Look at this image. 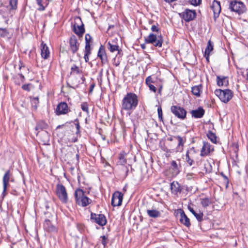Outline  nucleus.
Returning a JSON list of instances; mask_svg holds the SVG:
<instances>
[{"mask_svg": "<svg viewBox=\"0 0 248 248\" xmlns=\"http://www.w3.org/2000/svg\"><path fill=\"white\" fill-rule=\"evenodd\" d=\"M3 182V194L4 195L7 187L9 186V182Z\"/></svg>", "mask_w": 248, "mask_h": 248, "instance_id": "nucleus-50", "label": "nucleus"}, {"mask_svg": "<svg viewBox=\"0 0 248 248\" xmlns=\"http://www.w3.org/2000/svg\"><path fill=\"white\" fill-rule=\"evenodd\" d=\"M82 70L76 65H73L71 68V75L80 74Z\"/></svg>", "mask_w": 248, "mask_h": 248, "instance_id": "nucleus-34", "label": "nucleus"}, {"mask_svg": "<svg viewBox=\"0 0 248 248\" xmlns=\"http://www.w3.org/2000/svg\"><path fill=\"white\" fill-rule=\"evenodd\" d=\"M56 193L60 200L64 203H66L68 202V195L65 186L58 184L56 185Z\"/></svg>", "mask_w": 248, "mask_h": 248, "instance_id": "nucleus-5", "label": "nucleus"}, {"mask_svg": "<svg viewBox=\"0 0 248 248\" xmlns=\"http://www.w3.org/2000/svg\"><path fill=\"white\" fill-rule=\"evenodd\" d=\"M39 102V99L38 97H34L31 99V104L32 107L35 109H37Z\"/></svg>", "mask_w": 248, "mask_h": 248, "instance_id": "nucleus-39", "label": "nucleus"}, {"mask_svg": "<svg viewBox=\"0 0 248 248\" xmlns=\"http://www.w3.org/2000/svg\"><path fill=\"white\" fill-rule=\"evenodd\" d=\"M184 213H185L183 209H178L174 210V215L177 218L179 219L180 217H181Z\"/></svg>", "mask_w": 248, "mask_h": 248, "instance_id": "nucleus-40", "label": "nucleus"}, {"mask_svg": "<svg viewBox=\"0 0 248 248\" xmlns=\"http://www.w3.org/2000/svg\"><path fill=\"white\" fill-rule=\"evenodd\" d=\"M161 90H162V87L160 86L158 89V93H160Z\"/></svg>", "mask_w": 248, "mask_h": 248, "instance_id": "nucleus-63", "label": "nucleus"}, {"mask_svg": "<svg viewBox=\"0 0 248 248\" xmlns=\"http://www.w3.org/2000/svg\"><path fill=\"white\" fill-rule=\"evenodd\" d=\"M181 167L180 160H178V162L175 161H171V177L176 176L179 174Z\"/></svg>", "mask_w": 248, "mask_h": 248, "instance_id": "nucleus-16", "label": "nucleus"}, {"mask_svg": "<svg viewBox=\"0 0 248 248\" xmlns=\"http://www.w3.org/2000/svg\"><path fill=\"white\" fill-rule=\"evenodd\" d=\"M196 153L194 147H192L188 149L186 155V161L189 164V166H192L194 163V161L190 157V155L195 154Z\"/></svg>", "mask_w": 248, "mask_h": 248, "instance_id": "nucleus-20", "label": "nucleus"}, {"mask_svg": "<svg viewBox=\"0 0 248 248\" xmlns=\"http://www.w3.org/2000/svg\"><path fill=\"white\" fill-rule=\"evenodd\" d=\"M31 86V84L30 83L24 84L22 86V88L23 90H24L25 91L29 92L31 90L30 87Z\"/></svg>", "mask_w": 248, "mask_h": 248, "instance_id": "nucleus-48", "label": "nucleus"}, {"mask_svg": "<svg viewBox=\"0 0 248 248\" xmlns=\"http://www.w3.org/2000/svg\"><path fill=\"white\" fill-rule=\"evenodd\" d=\"M155 82V79L152 76H148L145 79V83L146 84H150Z\"/></svg>", "mask_w": 248, "mask_h": 248, "instance_id": "nucleus-44", "label": "nucleus"}, {"mask_svg": "<svg viewBox=\"0 0 248 248\" xmlns=\"http://www.w3.org/2000/svg\"><path fill=\"white\" fill-rule=\"evenodd\" d=\"M229 9L231 11L240 15L245 12L246 7L245 4L241 1L236 0H232L230 1Z\"/></svg>", "mask_w": 248, "mask_h": 248, "instance_id": "nucleus-4", "label": "nucleus"}, {"mask_svg": "<svg viewBox=\"0 0 248 248\" xmlns=\"http://www.w3.org/2000/svg\"><path fill=\"white\" fill-rule=\"evenodd\" d=\"M123 170L124 171H125V176H126L128 175V172L129 171L128 168L126 166L124 167Z\"/></svg>", "mask_w": 248, "mask_h": 248, "instance_id": "nucleus-55", "label": "nucleus"}, {"mask_svg": "<svg viewBox=\"0 0 248 248\" xmlns=\"http://www.w3.org/2000/svg\"><path fill=\"white\" fill-rule=\"evenodd\" d=\"M214 93L220 100L224 103H227L233 95V92L230 89H216Z\"/></svg>", "mask_w": 248, "mask_h": 248, "instance_id": "nucleus-3", "label": "nucleus"}, {"mask_svg": "<svg viewBox=\"0 0 248 248\" xmlns=\"http://www.w3.org/2000/svg\"><path fill=\"white\" fill-rule=\"evenodd\" d=\"M17 0H10V4L12 9H15L16 8V4Z\"/></svg>", "mask_w": 248, "mask_h": 248, "instance_id": "nucleus-46", "label": "nucleus"}, {"mask_svg": "<svg viewBox=\"0 0 248 248\" xmlns=\"http://www.w3.org/2000/svg\"><path fill=\"white\" fill-rule=\"evenodd\" d=\"M108 50L111 52H113L115 51H118V48L119 46L117 45H113L110 43V42H108Z\"/></svg>", "mask_w": 248, "mask_h": 248, "instance_id": "nucleus-36", "label": "nucleus"}, {"mask_svg": "<svg viewBox=\"0 0 248 248\" xmlns=\"http://www.w3.org/2000/svg\"><path fill=\"white\" fill-rule=\"evenodd\" d=\"M11 175L10 171L9 170H7L3 177L2 182H9L11 179Z\"/></svg>", "mask_w": 248, "mask_h": 248, "instance_id": "nucleus-38", "label": "nucleus"}, {"mask_svg": "<svg viewBox=\"0 0 248 248\" xmlns=\"http://www.w3.org/2000/svg\"><path fill=\"white\" fill-rule=\"evenodd\" d=\"M70 50L73 54H75L78 49L79 44L75 35H72L69 40Z\"/></svg>", "mask_w": 248, "mask_h": 248, "instance_id": "nucleus-13", "label": "nucleus"}, {"mask_svg": "<svg viewBox=\"0 0 248 248\" xmlns=\"http://www.w3.org/2000/svg\"><path fill=\"white\" fill-rule=\"evenodd\" d=\"M37 4L39 7L38 10L40 11H44L45 8L48 5L49 1L48 0H46L45 1L43 2V0H36Z\"/></svg>", "mask_w": 248, "mask_h": 248, "instance_id": "nucleus-28", "label": "nucleus"}, {"mask_svg": "<svg viewBox=\"0 0 248 248\" xmlns=\"http://www.w3.org/2000/svg\"><path fill=\"white\" fill-rule=\"evenodd\" d=\"M151 30L153 32H157L158 31V28L155 25H153L151 28Z\"/></svg>", "mask_w": 248, "mask_h": 248, "instance_id": "nucleus-53", "label": "nucleus"}, {"mask_svg": "<svg viewBox=\"0 0 248 248\" xmlns=\"http://www.w3.org/2000/svg\"><path fill=\"white\" fill-rule=\"evenodd\" d=\"M44 228L47 232H54L56 230V228L53 226L50 221L48 219L45 220L44 223Z\"/></svg>", "mask_w": 248, "mask_h": 248, "instance_id": "nucleus-22", "label": "nucleus"}, {"mask_svg": "<svg viewBox=\"0 0 248 248\" xmlns=\"http://www.w3.org/2000/svg\"><path fill=\"white\" fill-rule=\"evenodd\" d=\"M47 126L46 124L43 122L38 123L35 126L36 131H39L43 129H46Z\"/></svg>", "mask_w": 248, "mask_h": 248, "instance_id": "nucleus-35", "label": "nucleus"}, {"mask_svg": "<svg viewBox=\"0 0 248 248\" xmlns=\"http://www.w3.org/2000/svg\"><path fill=\"white\" fill-rule=\"evenodd\" d=\"M217 83L218 86H227L229 85V80L227 77L219 76L217 77Z\"/></svg>", "mask_w": 248, "mask_h": 248, "instance_id": "nucleus-19", "label": "nucleus"}, {"mask_svg": "<svg viewBox=\"0 0 248 248\" xmlns=\"http://www.w3.org/2000/svg\"><path fill=\"white\" fill-rule=\"evenodd\" d=\"M74 32L78 35L79 36H82L85 32V29L84 28L83 24L81 25H78L76 26V25L74 26Z\"/></svg>", "mask_w": 248, "mask_h": 248, "instance_id": "nucleus-24", "label": "nucleus"}, {"mask_svg": "<svg viewBox=\"0 0 248 248\" xmlns=\"http://www.w3.org/2000/svg\"><path fill=\"white\" fill-rule=\"evenodd\" d=\"M194 217H196V215L198 214L197 212H195V211L193 213H192Z\"/></svg>", "mask_w": 248, "mask_h": 248, "instance_id": "nucleus-62", "label": "nucleus"}, {"mask_svg": "<svg viewBox=\"0 0 248 248\" xmlns=\"http://www.w3.org/2000/svg\"><path fill=\"white\" fill-rule=\"evenodd\" d=\"M81 108L82 110L86 112V113H89V107L88 104L87 102H83L81 104Z\"/></svg>", "mask_w": 248, "mask_h": 248, "instance_id": "nucleus-42", "label": "nucleus"}, {"mask_svg": "<svg viewBox=\"0 0 248 248\" xmlns=\"http://www.w3.org/2000/svg\"><path fill=\"white\" fill-rule=\"evenodd\" d=\"M214 151V147L209 143L203 141L202 147L201 150L200 155L202 157L209 156Z\"/></svg>", "mask_w": 248, "mask_h": 248, "instance_id": "nucleus-9", "label": "nucleus"}, {"mask_svg": "<svg viewBox=\"0 0 248 248\" xmlns=\"http://www.w3.org/2000/svg\"><path fill=\"white\" fill-rule=\"evenodd\" d=\"M141 46L142 48H143V49L145 48V45H144V44L141 45Z\"/></svg>", "mask_w": 248, "mask_h": 248, "instance_id": "nucleus-64", "label": "nucleus"}, {"mask_svg": "<svg viewBox=\"0 0 248 248\" xmlns=\"http://www.w3.org/2000/svg\"><path fill=\"white\" fill-rule=\"evenodd\" d=\"M85 49H91L90 43L93 41V38L89 34H86L85 37Z\"/></svg>", "mask_w": 248, "mask_h": 248, "instance_id": "nucleus-30", "label": "nucleus"}, {"mask_svg": "<svg viewBox=\"0 0 248 248\" xmlns=\"http://www.w3.org/2000/svg\"><path fill=\"white\" fill-rule=\"evenodd\" d=\"M120 159L121 161V163L124 164L126 162V159L124 158V156H121L120 157Z\"/></svg>", "mask_w": 248, "mask_h": 248, "instance_id": "nucleus-56", "label": "nucleus"}, {"mask_svg": "<svg viewBox=\"0 0 248 248\" xmlns=\"http://www.w3.org/2000/svg\"><path fill=\"white\" fill-rule=\"evenodd\" d=\"M114 25H109V26H108V31H109L111 28H114Z\"/></svg>", "mask_w": 248, "mask_h": 248, "instance_id": "nucleus-59", "label": "nucleus"}, {"mask_svg": "<svg viewBox=\"0 0 248 248\" xmlns=\"http://www.w3.org/2000/svg\"><path fill=\"white\" fill-rule=\"evenodd\" d=\"M211 8L214 12L215 18L218 17L221 10L220 2L214 0L212 2Z\"/></svg>", "mask_w": 248, "mask_h": 248, "instance_id": "nucleus-15", "label": "nucleus"}, {"mask_svg": "<svg viewBox=\"0 0 248 248\" xmlns=\"http://www.w3.org/2000/svg\"><path fill=\"white\" fill-rule=\"evenodd\" d=\"M9 34V32L6 28H0V36L1 37H6Z\"/></svg>", "mask_w": 248, "mask_h": 248, "instance_id": "nucleus-37", "label": "nucleus"}, {"mask_svg": "<svg viewBox=\"0 0 248 248\" xmlns=\"http://www.w3.org/2000/svg\"><path fill=\"white\" fill-rule=\"evenodd\" d=\"M205 111L202 107H199L197 109L193 110L191 111L192 117L196 118H201L204 114Z\"/></svg>", "mask_w": 248, "mask_h": 248, "instance_id": "nucleus-21", "label": "nucleus"}, {"mask_svg": "<svg viewBox=\"0 0 248 248\" xmlns=\"http://www.w3.org/2000/svg\"><path fill=\"white\" fill-rule=\"evenodd\" d=\"M203 214L202 212H201L200 211H199V213H198L196 217H196V218L197 219V220L199 221V222H201L203 220Z\"/></svg>", "mask_w": 248, "mask_h": 248, "instance_id": "nucleus-45", "label": "nucleus"}, {"mask_svg": "<svg viewBox=\"0 0 248 248\" xmlns=\"http://www.w3.org/2000/svg\"><path fill=\"white\" fill-rule=\"evenodd\" d=\"M91 54V49H85L84 58L86 62L89 61V56Z\"/></svg>", "mask_w": 248, "mask_h": 248, "instance_id": "nucleus-41", "label": "nucleus"}, {"mask_svg": "<svg viewBox=\"0 0 248 248\" xmlns=\"http://www.w3.org/2000/svg\"><path fill=\"white\" fill-rule=\"evenodd\" d=\"M194 217H196V215L198 214L197 212H195V211L193 213H192Z\"/></svg>", "mask_w": 248, "mask_h": 248, "instance_id": "nucleus-61", "label": "nucleus"}, {"mask_svg": "<svg viewBox=\"0 0 248 248\" xmlns=\"http://www.w3.org/2000/svg\"><path fill=\"white\" fill-rule=\"evenodd\" d=\"M90 219L93 222L96 223L101 226H103L107 223L106 217L103 214L91 213Z\"/></svg>", "mask_w": 248, "mask_h": 248, "instance_id": "nucleus-6", "label": "nucleus"}, {"mask_svg": "<svg viewBox=\"0 0 248 248\" xmlns=\"http://www.w3.org/2000/svg\"><path fill=\"white\" fill-rule=\"evenodd\" d=\"M138 96L134 93H127L122 101V109L126 111H133L138 104Z\"/></svg>", "mask_w": 248, "mask_h": 248, "instance_id": "nucleus-1", "label": "nucleus"}, {"mask_svg": "<svg viewBox=\"0 0 248 248\" xmlns=\"http://www.w3.org/2000/svg\"><path fill=\"white\" fill-rule=\"evenodd\" d=\"M213 44L211 42V41H209L207 43V46L205 48L204 52V56L206 58V59L207 61H209V58L210 55V53L211 51L213 50Z\"/></svg>", "mask_w": 248, "mask_h": 248, "instance_id": "nucleus-25", "label": "nucleus"}, {"mask_svg": "<svg viewBox=\"0 0 248 248\" xmlns=\"http://www.w3.org/2000/svg\"><path fill=\"white\" fill-rule=\"evenodd\" d=\"M171 141L173 144L177 145L176 151L181 152L183 149L184 141L183 139L180 136H174L173 139L171 138Z\"/></svg>", "mask_w": 248, "mask_h": 248, "instance_id": "nucleus-14", "label": "nucleus"}, {"mask_svg": "<svg viewBox=\"0 0 248 248\" xmlns=\"http://www.w3.org/2000/svg\"><path fill=\"white\" fill-rule=\"evenodd\" d=\"M157 111H158V114L159 118H162V111L161 108H157Z\"/></svg>", "mask_w": 248, "mask_h": 248, "instance_id": "nucleus-54", "label": "nucleus"}, {"mask_svg": "<svg viewBox=\"0 0 248 248\" xmlns=\"http://www.w3.org/2000/svg\"><path fill=\"white\" fill-rule=\"evenodd\" d=\"M181 186L177 182L173 181L171 183V193L177 194L181 193Z\"/></svg>", "mask_w": 248, "mask_h": 248, "instance_id": "nucleus-23", "label": "nucleus"}, {"mask_svg": "<svg viewBox=\"0 0 248 248\" xmlns=\"http://www.w3.org/2000/svg\"><path fill=\"white\" fill-rule=\"evenodd\" d=\"M171 112L177 118L184 120L186 118V111L182 107L177 106H171Z\"/></svg>", "mask_w": 248, "mask_h": 248, "instance_id": "nucleus-8", "label": "nucleus"}, {"mask_svg": "<svg viewBox=\"0 0 248 248\" xmlns=\"http://www.w3.org/2000/svg\"><path fill=\"white\" fill-rule=\"evenodd\" d=\"M98 57L101 60L102 64H105L108 62V58L105 50L102 46L99 48L98 52Z\"/></svg>", "mask_w": 248, "mask_h": 248, "instance_id": "nucleus-18", "label": "nucleus"}, {"mask_svg": "<svg viewBox=\"0 0 248 248\" xmlns=\"http://www.w3.org/2000/svg\"><path fill=\"white\" fill-rule=\"evenodd\" d=\"M41 56L44 59H47L50 56L48 47L43 42L41 44Z\"/></svg>", "mask_w": 248, "mask_h": 248, "instance_id": "nucleus-17", "label": "nucleus"}, {"mask_svg": "<svg viewBox=\"0 0 248 248\" xmlns=\"http://www.w3.org/2000/svg\"><path fill=\"white\" fill-rule=\"evenodd\" d=\"M81 80H82V82H84L85 80V78L84 76H82L81 78Z\"/></svg>", "mask_w": 248, "mask_h": 248, "instance_id": "nucleus-60", "label": "nucleus"}, {"mask_svg": "<svg viewBox=\"0 0 248 248\" xmlns=\"http://www.w3.org/2000/svg\"><path fill=\"white\" fill-rule=\"evenodd\" d=\"M207 136L208 138L214 143H217V136L216 134L212 132L211 131H209L207 134Z\"/></svg>", "mask_w": 248, "mask_h": 248, "instance_id": "nucleus-33", "label": "nucleus"}, {"mask_svg": "<svg viewBox=\"0 0 248 248\" xmlns=\"http://www.w3.org/2000/svg\"><path fill=\"white\" fill-rule=\"evenodd\" d=\"M180 15L185 21L189 22L195 18L196 13L195 10L186 9Z\"/></svg>", "mask_w": 248, "mask_h": 248, "instance_id": "nucleus-10", "label": "nucleus"}, {"mask_svg": "<svg viewBox=\"0 0 248 248\" xmlns=\"http://www.w3.org/2000/svg\"><path fill=\"white\" fill-rule=\"evenodd\" d=\"M94 85H92L90 86V92H92L94 88Z\"/></svg>", "mask_w": 248, "mask_h": 248, "instance_id": "nucleus-58", "label": "nucleus"}, {"mask_svg": "<svg viewBox=\"0 0 248 248\" xmlns=\"http://www.w3.org/2000/svg\"><path fill=\"white\" fill-rule=\"evenodd\" d=\"M147 85L149 87L151 91L154 92V93L156 92V89L154 85H152V84H147Z\"/></svg>", "mask_w": 248, "mask_h": 248, "instance_id": "nucleus-52", "label": "nucleus"}, {"mask_svg": "<svg viewBox=\"0 0 248 248\" xmlns=\"http://www.w3.org/2000/svg\"><path fill=\"white\" fill-rule=\"evenodd\" d=\"M147 213L150 217L153 218L158 217L160 215L159 211L155 209L147 210Z\"/></svg>", "mask_w": 248, "mask_h": 248, "instance_id": "nucleus-29", "label": "nucleus"}, {"mask_svg": "<svg viewBox=\"0 0 248 248\" xmlns=\"http://www.w3.org/2000/svg\"><path fill=\"white\" fill-rule=\"evenodd\" d=\"M123 199V194L119 191L114 192L111 198V205L115 206H120Z\"/></svg>", "mask_w": 248, "mask_h": 248, "instance_id": "nucleus-11", "label": "nucleus"}, {"mask_svg": "<svg viewBox=\"0 0 248 248\" xmlns=\"http://www.w3.org/2000/svg\"><path fill=\"white\" fill-rule=\"evenodd\" d=\"M190 4L193 6H198L201 3L202 0H189Z\"/></svg>", "mask_w": 248, "mask_h": 248, "instance_id": "nucleus-47", "label": "nucleus"}, {"mask_svg": "<svg viewBox=\"0 0 248 248\" xmlns=\"http://www.w3.org/2000/svg\"><path fill=\"white\" fill-rule=\"evenodd\" d=\"M212 202L208 198H202L201 199V204L202 206L205 208L211 204Z\"/></svg>", "mask_w": 248, "mask_h": 248, "instance_id": "nucleus-32", "label": "nucleus"}, {"mask_svg": "<svg viewBox=\"0 0 248 248\" xmlns=\"http://www.w3.org/2000/svg\"><path fill=\"white\" fill-rule=\"evenodd\" d=\"M145 42L146 44H152L156 47H161L162 44V41L160 39H157L156 35L154 33H150L147 37H145Z\"/></svg>", "mask_w": 248, "mask_h": 248, "instance_id": "nucleus-7", "label": "nucleus"}, {"mask_svg": "<svg viewBox=\"0 0 248 248\" xmlns=\"http://www.w3.org/2000/svg\"><path fill=\"white\" fill-rule=\"evenodd\" d=\"M187 208L188 210L191 213H193L195 210H194L193 208L190 205H188L187 206Z\"/></svg>", "mask_w": 248, "mask_h": 248, "instance_id": "nucleus-57", "label": "nucleus"}, {"mask_svg": "<svg viewBox=\"0 0 248 248\" xmlns=\"http://www.w3.org/2000/svg\"><path fill=\"white\" fill-rule=\"evenodd\" d=\"M15 82L17 85H20L21 82H24L25 80L24 76L22 74H18L17 76L15 78Z\"/></svg>", "mask_w": 248, "mask_h": 248, "instance_id": "nucleus-31", "label": "nucleus"}, {"mask_svg": "<svg viewBox=\"0 0 248 248\" xmlns=\"http://www.w3.org/2000/svg\"><path fill=\"white\" fill-rule=\"evenodd\" d=\"M73 123H74L75 126H76V129H77V131L76 132V133L77 134H78V133H80V125H79V121L78 120V119H75Z\"/></svg>", "mask_w": 248, "mask_h": 248, "instance_id": "nucleus-43", "label": "nucleus"}, {"mask_svg": "<svg viewBox=\"0 0 248 248\" xmlns=\"http://www.w3.org/2000/svg\"><path fill=\"white\" fill-rule=\"evenodd\" d=\"M179 221L181 224L184 225L185 226L187 227H189L191 225L189 219L186 215L185 213L183 214V215L181 217H180V218H179Z\"/></svg>", "mask_w": 248, "mask_h": 248, "instance_id": "nucleus-27", "label": "nucleus"}, {"mask_svg": "<svg viewBox=\"0 0 248 248\" xmlns=\"http://www.w3.org/2000/svg\"><path fill=\"white\" fill-rule=\"evenodd\" d=\"M74 196L76 203L81 207H86L92 202L90 198L85 195V192L80 188L75 190Z\"/></svg>", "mask_w": 248, "mask_h": 248, "instance_id": "nucleus-2", "label": "nucleus"}, {"mask_svg": "<svg viewBox=\"0 0 248 248\" xmlns=\"http://www.w3.org/2000/svg\"><path fill=\"white\" fill-rule=\"evenodd\" d=\"M202 84L194 86L192 87L191 92L194 95L199 97L200 96L201 93L202 92Z\"/></svg>", "mask_w": 248, "mask_h": 248, "instance_id": "nucleus-26", "label": "nucleus"}, {"mask_svg": "<svg viewBox=\"0 0 248 248\" xmlns=\"http://www.w3.org/2000/svg\"><path fill=\"white\" fill-rule=\"evenodd\" d=\"M70 110L66 103L62 102L58 104L56 109V114L58 115L66 114Z\"/></svg>", "mask_w": 248, "mask_h": 248, "instance_id": "nucleus-12", "label": "nucleus"}, {"mask_svg": "<svg viewBox=\"0 0 248 248\" xmlns=\"http://www.w3.org/2000/svg\"><path fill=\"white\" fill-rule=\"evenodd\" d=\"M100 238L102 239L101 240V243L104 246V247H106L107 244V239L108 237L106 236L105 235H103L100 237Z\"/></svg>", "mask_w": 248, "mask_h": 248, "instance_id": "nucleus-49", "label": "nucleus"}, {"mask_svg": "<svg viewBox=\"0 0 248 248\" xmlns=\"http://www.w3.org/2000/svg\"><path fill=\"white\" fill-rule=\"evenodd\" d=\"M221 175L224 178V182L226 184V187H227L228 185L229 184V179H228V177L225 174H224L222 172L221 173Z\"/></svg>", "mask_w": 248, "mask_h": 248, "instance_id": "nucleus-51", "label": "nucleus"}]
</instances>
